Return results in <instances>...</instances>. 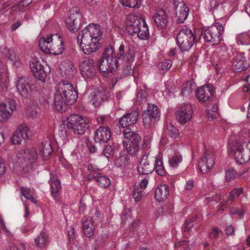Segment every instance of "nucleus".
I'll return each mask as SVG.
<instances>
[{"instance_id":"obj_38","label":"nucleus","mask_w":250,"mask_h":250,"mask_svg":"<svg viewBox=\"0 0 250 250\" xmlns=\"http://www.w3.org/2000/svg\"><path fill=\"white\" fill-rule=\"evenodd\" d=\"M47 235L44 232H42L34 240L35 245L38 247L42 249L47 244Z\"/></svg>"},{"instance_id":"obj_58","label":"nucleus","mask_w":250,"mask_h":250,"mask_svg":"<svg viewBox=\"0 0 250 250\" xmlns=\"http://www.w3.org/2000/svg\"><path fill=\"white\" fill-rule=\"evenodd\" d=\"M6 105H7V109L9 108V111L11 112V113L16 109V103L14 100H9Z\"/></svg>"},{"instance_id":"obj_42","label":"nucleus","mask_w":250,"mask_h":250,"mask_svg":"<svg viewBox=\"0 0 250 250\" xmlns=\"http://www.w3.org/2000/svg\"><path fill=\"white\" fill-rule=\"evenodd\" d=\"M140 150V146L137 144H127L126 150L127 153L132 156H136Z\"/></svg>"},{"instance_id":"obj_49","label":"nucleus","mask_w":250,"mask_h":250,"mask_svg":"<svg viewBox=\"0 0 250 250\" xmlns=\"http://www.w3.org/2000/svg\"><path fill=\"white\" fill-rule=\"evenodd\" d=\"M42 66L43 65H42L39 61L33 62L30 63V67L33 73L34 76L35 75L36 72H38V71L40 70Z\"/></svg>"},{"instance_id":"obj_48","label":"nucleus","mask_w":250,"mask_h":250,"mask_svg":"<svg viewBox=\"0 0 250 250\" xmlns=\"http://www.w3.org/2000/svg\"><path fill=\"white\" fill-rule=\"evenodd\" d=\"M197 216H195L191 217L190 218L187 220L185 223L184 231L189 232L190 229L194 226L193 223L197 220Z\"/></svg>"},{"instance_id":"obj_50","label":"nucleus","mask_w":250,"mask_h":250,"mask_svg":"<svg viewBox=\"0 0 250 250\" xmlns=\"http://www.w3.org/2000/svg\"><path fill=\"white\" fill-rule=\"evenodd\" d=\"M107 238V236L106 234L99 235L95 241V249H97L100 246L103 245Z\"/></svg>"},{"instance_id":"obj_62","label":"nucleus","mask_w":250,"mask_h":250,"mask_svg":"<svg viewBox=\"0 0 250 250\" xmlns=\"http://www.w3.org/2000/svg\"><path fill=\"white\" fill-rule=\"evenodd\" d=\"M219 230L218 229L216 228H214L212 229V232L209 234V237L211 239H215L216 238L219 234Z\"/></svg>"},{"instance_id":"obj_29","label":"nucleus","mask_w":250,"mask_h":250,"mask_svg":"<svg viewBox=\"0 0 250 250\" xmlns=\"http://www.w3.org/2000/svg\"><path fill=\"white\" fill-rule=\"evenodd\" d=\"M89 177V181L95 180L97 182L98 186L101 188H106L110 185V179L106 176H103L102 173H100L99 175L97 174H91Z\"/></svg>"},{"instance_id":"obj_43","label":"nucleus","mask_w":250,"mask_h":250,"mask_svg":"<svg viewBox=\"0 0 250 250\" xmlns=\"http://www.w3.org/2000/svg\"><path fill=\"white\" fill-rule=\"evenodd\" d=\"M62 66L64 67V71L66 75H67L69 77L73 76L74 65L72 63L69 62H64L63 64H62Z\"/></svg>"},{"instance_id":"obj_51","label":"nucleus","mask_w":250,"mask_h":250,"mask_svg":"<svg viewBox=\"0 0 250 250\" xmlns=\"http://www.w3.org/2000/svg\"><path fill=\"white\" fill-rule=\"evenodd\" d=\"M182 157L181 156H174L169 158V163L171 167H175L178 166L179 163L181 162Z\"/></svg>"},{"instance_id":"obj_13","label":"nucleus","mask_w":250,"mask_h":250,"mask_svg":"<svg viewBox=\"0 0 250 250\" xmlns=\"http://www.w3.org/2000/svg\"><path fill=\"white\" fill-rule=\"evenodd\" d=\"M192 113V108L190 104H184L175 113L178 121L183 125L190 120Z\"/></svg>"},{"instance_id":"obj_4","label":"nucleus","mask_w":250,"mask_h":250,"mask_svg":"<svg viewBox=\"0 0 250 250\" xmlns=\"http://www.w3.org/2000/svg\"><path fill=\"white\" fill-rule=\"evenodd\" d=\"M176 39L182 51H188L200 40L189 28L182 29L177 35Z\"/></svg>"},{"instance_id":"obj_12","label":"nucleus","mask_w":250,"mask_h":250,"mask_svg":"<svg viewBox=\"0 0 250 250\" xmlns=\"http://www.w3.org/2000/svg\"><path fill=\"white\" fill-rule=\"evenodd\" d=\"M142 20L138 16L134 14L128 15L125 22L127 32L131 35L136 34V31L141 26Z\"/></svg>"},{"instance_id":"obj_64","label":"nucleus","mask_w":250,"mask_h":250,"mask_svg":"<svg viewBox=\"0 0 250 250\" xmlns=\"http://www.w3.org/2000/svg\"><path fill=\"white\" fill-rule=\"evenodd\" d=\"M188 240H182L174 244V247L176 248L180 247L187 246L188 245Z\"/></svg>"},{"instance_id":"obj_9","label":"nucleus","mask_w":250,"mask_h":250,"mask_svg":"<svg viewBox=\"0 0 250 250\" xmlns=\"http://www.w3.org/2000/svg\"><path fill=\"white\" fill-rule=\"evenodd\" d=\"M160 111L154 104H148L147 109L142 113V118L144 125L149 128L153 125L159 118Z\"/></svg>"},{"instance_id":"obj_17","label":"nucleus","mask_w":250,"mask_h":250,"mask_svg":"<svg viewBox=\"0 0 250 250\" xmlns=\"http://www.w3.org/2000/svg\"><path fill=\"white\" fill-rule=\"evenodd\" d=\"M214 164V156L212 152L206 151L199 162L200 169L204 173H207Z\"/></svg>"},{"instance_id":"obj_54","label":"nucleus","mask_w":250,"mask_h":250,"mask_svg":"<svg viewBox=\"0 0 250 250\" xmlns=\"http://www.w3.org/2000/svg\"><path fill=\"white\" fill-rule=\"evenodd\" d=\"M243 189L242 188L232 190L229 196V199L233 200L236 197H238L242 193Z\"/></svg>"},{"instance_id":"obj_45","label":"nucleus","mask_w":250,"mask_h":250,"mask_svg":"<svg viewBox=\"0 0 250 250\" xmlns=\"http://www.w3.org/2000/svg\"><path fill=\"white\" fill-rule=\"evenodd\" d=\"M114 153L113 147L110 145H106L104 146L102 152V154L107 159L112 157Z\"/></svg>"},{"instance_id":"obj_16","label":"nucleus","mask_w":250,"mask_h":250,"mask_svg":"<svg viewBox=\"0 0 250 250\" xmlns=\"http://www.w3.org/2000/svg\"><path fill=\"white\" fill-rule=\"evenodd\" d=\"M29 136V129L23 125L18 126L12 138V143L14 145H21L27 139Z\"/></svg>"},{"instance_id":"obj_20","label":"nucleus","mask_w":250,"mask_h":250,"mask_svg":"<svg viewBox=\"0 0 250 250\" xmlns=\"http://www.w3.org/2000/svg\"><path fill=\"white\" fill-rule=\"evenodd\" d=\"M37 157V153L34 148L21 150L18 155L19 163L22 165L29 161L30 163H33Z\"/></svg>"},{"instance_id":"obj_19","label":"nucleus","mask_w":250,"mask_h":250,"mask_svg":"<svg viewBox=\"0 0 250 250\" xmlns=\"http://www.w3.org/2000/svg\"><path fill=\"white\" fill-rule=\"evenodd\" d=\"M176 21L177 22L183 23L187 18L189 11V8L183 2L174 1Z\"/></svg>"},{"instance_id":"obj_35","label":"nucleus","mask_w":250,"mask_h":250,"mask_svg":"<svg viewBox=\"0 0 250 250\" xmlns=\"http://www.w3.org/2000/svg\"><path fill=\"white\" fill-rule=\"evenodd\" d=\"M142 24L136 31V34L138 37L142 40H146L149 37L148 26H147L144 19L142 20Z\"/></svg>"},{"instance_id":"obj_21","label":"nucleus","mask_w":250,"mask_h":250,"mask_svg":"<svg viewBox=\"0 0 250 250\" xmlns=\"http://www.w3.org/2000/svg\"><path fill=\"white\" fill-rule=\"evenodd\" d=\"M111 137V131L108 127L101 126L95 132L94 140L96 142L105 143Z\"/></svg>"},{"instance_id":"obj_26","label":"nucleus","mask_w":250,"mask_h":250,"mask_svg":"<svg viewBox=\"0 0 250 250\" xmlns=\"http://www.w3.org/2000/svg\"><path fill=\"white\" fill-rule=\"evenodd\" d=\"M50 72V69L47 66H42V68L38 72H36L35 75L33 78V80L36 79V83H38L39 84L41 83L42 85L41 86H43V83L47 81L49 79L48 75Z\"/></svg>"},{"instance_id":"obj_11","label":"nucleus","mask_w":250,"mask_h":250,"mask_svg":"<svg viewBox=\"0 0 250 250\" xmlns=\"http://www.w3.org/2000/svg\"><path fill=\"white\" fill-rule=\"evenodd\" d=\"M236 161L243 164L250 160V143L239 145L233 149Z\"/></svg>"},{"instance_id":"obj_36","label":"nucleus","mask_w":250,"mask_h":250,"mask_svg":"<svg viewBox=\"0 0 250 250\" xmlns=\"http://www.w3.org/2000/svg\"><path fill=\"white\" fill-rule=\"evenodd\" d=\"M11 112L7 109L6 104H0V122L5 123L10 118Z\"/></svg>"},{"instance_id":"obj_18","label":"nucleus","mask_w":250,"mask_h":250,"mask_svg":"<svg viewBox=\"0 0 250 250\" xmlns=\"http://www.w3.org/2000/svg\"><path fill=\"white\" fill-rule=\"evenodd\" d=\"M137 169L139 174L147 175L152 173L155 168L153 167V165L150 163L148 156L144 154L142 156L141 160L139 161Z\"/></svg>"},{"instance_id":"obj_24","label":"nucleus","mask_w":250,"mask_h":250,"mask_svg":"<svg viewBox=\"0 0 250 250\" xmlns=\"http://www.w3.org/2000/svg\"><path fill=\"white\" fill-rule=\"evenodd\" d=\"M53 41L51 42L50 47V53L53 55H59L61 54L64 48L63 47L62 41L60 36L58 34L52 35Z\"/></svg>"},{"instance_id":"obj_15","label":"nucleus","mask_w":250,"mask_h":250,"mask_svg":"<svg viewBox=\"0 0 250 250\" xmlns=\"http://www.w3.org/2000/svg\"><path fill=\"white\" fill-rule=\"evenodd\" d=\"M196 97L199 101L202 103L209 102L210 101L214 102L215 97L213 96L211 86L207 85L199 88L196 92Z\"/></svg>"},{"instance_id":"obj_31","label":"nucleus","mask_w":250,"mask_h":250,"mask_svg":"<svg viewBox=\"0 0 250 250\" xmlns=\"http://www.w3.org/2000/svg\"><path fill=\"white\" fill-rule=\"evenodd\" d=\"M53 41L52 35L47 37H42L39 40V45L40 49L45 53H50L51 42Z\"/></svg>"},{"instance_id":"obj_33","label":"nucleus","mask_w":250,"mask_h":250,"mask_svg":"<svg viewBox=\"0 0 250 250\" xmlns=\"http://www.w3.org/2000/svg\"><path fill=\"white\" fill-rule=\"evenodd\" d=\"M83 230L84 235L88 238L91 237L94 234L93 221L90 220H83Z\"/></svg>"},{"instance_id":"obj_3","label":"nucleus","mask_w":250,"mask_h":250,"mask_svg":"<svg viewBox=\"0 0 250 250\" xmlns=\"http://www.w3.org/2000/svg\"><path fill=\"white\" fill-rule=\"evenodd\" d=\"M117 59V54H114L112 46H108L105 48L98 63L99 70L103 76L107 77L109 73L115 71L119 65Z\"/></svg>"},{"instance_id":"obj_46","label":"nucleus","mask_w":250,"mask_h":250,"mask_svg":"<svg viewBox=\"0 0 250 250\" xmlns=\"http://www.w3.org/2000/svg\"><path fill=\"white\" fill-rule=\"evenodd\" d=\"M171 66L172 62L170 60H164L158 65L160 71L162 70L164 71H167ZM160 73H162V72L160 71Z\"/></svg>"},{"instance_id":"obj_14","label":"nucleus","mask_w":250,"mask_h":250,"mask_svg":"<svg viewBox=\"0 0 250 250\" xmlns=\"http://www.w3.org/2000/svg\"><path fill=\"white\" fill-rule=\"evenodd\" d=\"M81 73L84 78H92L95 76L96 68L92 59L83 61L80 65Z\"/></svg>"},{"instance_id":"obj_44","label":"nucleus","mask_w":250,"mask_h":250,"mask_svg":"<svg viewBox=\"0 0 250 250\" xmlns=\"http://www.w3.org/2000/svg\"><path fill=\"white\" fill-rule=\"evenodd\" d=\"M167 133L171 138L175 139L178 137L179 131L173 125L171 124L167 125Z\"/></svg>"},{"instance_id":"obj_32","label":"nucleus","mask_w":250,"mask_h":250,"mask_svg":"<svg viewBox=\"0 0 250 250\" xmlns=\"http://www.w3.org/2000/svg\"><path fill=\"white\" fill-rule=\"evenodd\" d=\"M214 101H210V104L208 105V113L207 116L208 119H210L211 120H214V119L217 118V116L218 115V105L216 104V99L214 98Z\"/></svg>"},{"instance_id":"obj_7","label":"nucleus","mask_w":250,"mask_h":250,"mask_svg":"<svg viewBox=\"0 0 250 250\" xmlns=\"http://www.w3.org/2000/svg\"><path fill=\"white\" fill-rule=\"evenodd\" d=\"M66 127L74 133L82 135L88 129L89 125L82 116L73 114L67 119Z\"/></svg>"},{"instance_id":"obj_47","label":"nucleus","mask_w":250,"mask_h":250,"mask_svg":"<svg viewBox=\"0 0 250 250\" xmlns=\"http://www.w3.org/2000/svg\"><path fill=\"white\" fill-rule=\"evenodd\" d=\"M126 139L128 140V144H135L139 145L141 140L140 136L135 132L132 135H131L130 137H127Z\"/></svg>"},{"instance_id":"obj_53","label":"nucleus","mask_w":250,"mask_h":250,"mask_svg":"<svg viewBox=\"0 0 250 250\" xmlns=\"http://www.w3.org/2000/svg\"><path fill=\"white\" fill-rule=\"evenodd\" d=\"M144 194V191L139 188H134L132 196L136 202L140 201Z\"/></svg>"},{"instance_id":"obj_1","label":"nucleus","mask_w":250,"mask_h":250,"mask_svg":"<svg viewBox=\"0 0 250 250\" xmlns=\"http://www.w3.org/2000/svg\"><path fill=\"white\" fill-rule=\"evenodd\" d=\"M99 27L94 24H90L79 33L78 42L79 43L80 41V46L84 54H90L101 47L100 41L103 34Z\"/></svg>"},{"instance_id":"obj_57","label":"nucleus","mask_w":250,"mask_h":250,"mask_svg":"<svg viewBox=\"0 0 250 250\" xmlns=\"http://www.w3.org/2000/svg\"><path fill=\"white\" fill-rule=\"evenodd\" d=\"M30 189L24 187L21 188V194L27 199H29L32 195L30 193Z\"/></svg>"},{"instance_id":"obj_37","label":"nucleus","mask_w":250,"mask_h":250,"mask_svg":"<svg viewBox=\"0 0 250 250\" xmlns=\"http://www.w3.org/2000/svg\"><path fill=\"white\" fill-rule=\"evenodd\" d=\"M195 84L190 81H188L182 85V91L180 95L183 96H188L195 88Z\"/></svg>"},{"instance_id":"obj_56","label":"nucleus","mask_w":250,"mask_h":250,"mask_svg":"<svg viewBox=\"0 0 250 250\" xmlns=\"http://www.w3.org/2000/svg\"><path fill=\"white\" fill-rule=\"evenodd\" d=\"M88 170H89L90 173L87 175V180L89 181V178H90V175H96L97 174L99 175L101 173L99 172L100 169L98 168L95 166H93L92 164L89 165L87 167Z\"/></svg>"},{"instance_id":"obj_59","label":"nucleus","mask_w":250,"mask_h":250,"mask_svg":"<svg viewBox=\"0 0 250 250\" xmlns=\"http://www.w3.org/2000/svg\"><path fill=\"white\" fill-rule=\"evenodd\" d=\"M146 92L143 90L139 91L137 94V101L140 102L146 101Z\"/></svg>"},{"instance_id":"obj_39","label":"nucleus","mask_w":250,"mask_h":250,"mask_svg":"<svg viewBox=\"0 0 250 250\" xmlns=\"http://www.w3.org/2000/svg\"><path fill=\"white\" fill-rule=\"evenodd\" d=\"M153 167L155 168L154 170L159 175L164 176L166 175V171L164 168L162 160L161 158H156Z\"/></svg>"},{"instance_id":"obj_2","label":"nucleus","mask_w":250,"mask_h":250,"mask_svg":"<svg viewBox=\"0 0 250 250\" xmlns=\"http://www.w3.org/2000/svg\"><path fill=\"white\" fill-rule=\"evenodd\" d=\"M77 98L78 94L73 85L66 81H62L58 84L55 93V108L59 112H63L67 109V105L74 104Z\"/></svg>"},{"instance_id":"obj_63","label":"nucleus","mask_w":250,"mask_h":250,"mask_svg":"<svg viewBox=\"0 0 250 250\" xmlns=\"http://www.w3.org/2000/svg\"><path fill=\"white\" fill-rule=\"evenodd\" d=\"M225 231L227 235H232L234 232V228L232 226L229 225L226 228Z\"/></svg>"},{"instance_id":"obj_34","label":"nucleus","mask_w":250,"mask_h":250,"mask_svg":"<svg viewBox=\"0 0 250 250\" xmlns=\"http://www.w3.org/2000/svg\"><path fill=\"white\" fill-rule=\"evenodd\" d=\"M51 186V192L55 196L61 188V182L58 180L56 175L51 174L50 180Z\"/></svg>"},{"instance_id":"obj_30","label":"nucleus","mask_w":250,"mask_h":250,"mask_svg":"<svg viewBox=\"0 0 250 250\" xmlns=\"http://www.w3.org/2000/svg\"><path fill=\"white\" fill-rule=\"evenodd\" d=\"M39 154L42 156L43 160H48L53 151L51 145L50 143H42L40 146Z\"/></svg>"},{"instance_id":"obj_6","label":"nucleus","mask_w":250,"mask_h":250,"mask_svg":"<svg viewBox=\"0 0 250 250\" xmlns=\"http://www.w3.org/2000/svg\"><path fill=\"white\" fill-rule=\"evenodd\" d=\"M224 32V27L222 24L217 22L206 29L200 34L199 39L203 35L204 41L207 42L218 44L222 40V35Z\"/></svg>"},{"instance_id":"obj_52","label":"nucleus","mask_w":250,"mask_h":250,"mask_svg":"<svg viewBox=\"0 0 250 250\" xmlns=\"http://www.w3.org/2000/svg\"><path fill=\"white\" fill-rule=\"evenodd\" d=\"M237 175L236 172L232 167H229L226 171V180L229 181L234 179Z\"/></svg>"},{"instance_id":"obj_28","label":"nucleus","mask_w":250,"mask_h":250,"mask_svg":"<svg viewBox=\"0 0 250 250\" xmlns=\"http://www.w3.org/2000/svg\"><path fill=\"white\" fill-rule=\"evenodd\" d=\"M156 25L160 29L166 27L167 23V16L163 10L156 13L153 17Z\"/></svg>"},{"instance_id":"obj_25","label":"nucleus","mask_w":250,"mask_h":250,"mask_svg":"<svg viewBox=\"0 0 250 250\" xmlns=\"http://www.w3.org/2000/svg\"><path fill=\"white\" fill-rule=\"evenodd\" d=\"M106 99L105 91L102 87H101L95 89L93 91L91 102L95 107H97Z\"/></svg>"},{"instance_id":"obj_27","label":"nucleus","mask_w":250,"mask_h":250,"mask_svg":"<svg viewBox=\"0 0 250 250\" xmlns=\"http://www.w3.org/2000/svg\"><path fill=\"white\" fill-rule=\"evenodd\" d=\"M169 194V187L166 184L160 185L155 191V198L158 202L165 201Z\"/></svg>"},{"instance_id":"obj_8","label":"nucleus","mask_w":250,"mask_h":250,"mask_svg":"<svg viewBox=\"0 0 250 250\" xmlns=\"http://www.w3.org/2000/svg\"><path fill=\"white\" fill-rule=\"evenodd\" d=\"M33 80L32 76H21L16 81V88L19 93L23 97L27 98L32 94Z\"/></svg>"},{"instance_id":"obj_23","label":"nucleus","mask_w":250,"mask_h":250,"mask_svg":"<svg viewBox=\"0 0 250 250\" xmlns=\"http://www.w3.org/2000/svg\"><path fill=\"white\" fill-rule=\"evenodd\" d=\"M139 112L135 110L125 114L119 120V124L123 127H126L135 124L138 120Z\"/></svg>"},{"instance_id":"obj_10","label":"nucleus","mask_w":250,"mask_h":250,"mask_svg":"<svg viewBox=\"0 0 250 250\" xmlns=\"http://www.w3.org/2000/svg\"><path fill=\"white\" fill-rule=\"evenodd\" d=\"M82 15L76 9L70 10L68 16L65 20L67 29L71 32H75L80 28Z\"/></svg>"},{"instance_id":"obj_5","label":"nucleus","mask_w":250,"mask_h":250,"mask_svg":"<svg viewBox=\"0 0 250 250\" xmlns=\"http://www.w3.org/2000/svg\"><path fill=\"white\" fill-rule=\"evenodd\" d=\"M134 56L135 53L133 48L129 47L125 50L124 45H120L119 52L117 53V58L124 62L125 64L123 65V75L127 76L132 73L131 63L134 61Z\"/></svg>"},{"instance_id":"obj_55","label":"nucleus","mask_w":250,"mask_h":250,"mask_svg":"<svg viewBox=\"0 0 250 250\" xmlns=\"http://www.w3.org/2000/svg\"><path fill=\"white\" fill-rule=\"evenodd\" d=\"M3 52L5 53L6 57L11 61L15 62L16 57L14 51L10 49L4 48L3 50Z\"/></svg>"},{"instance_id":"obj_60","label":"nucleus","mask_w":250,"mask_h":250,"mask_svg":"<svg viewBox=\"0 0 250 250\" xmlns=\"http://www.w3.org/2000/svg\"><path fill=\"white\" fill-rule=\"evenodd\" d=\"M5 161L0 158V177L5 173Z\"/></svg>"},{"instance_id":"obj_22","label":"nucleus","mask_w":250,"mask_h":250,"mask_svg":"<svg viewBox=\"0 0 250 250\" xmlns=\"http://www.w3.org/2000/svg\"><path fill=\"white\" fill-rule=\"evenodd\" d=\"M250 66L245 57L241 54L237 53L233 58L232 69L236 72H241Z\"/></svg>"},{"instance_id":"obj_41","label":"nucleus","mask_w":250,"mask_h":250,"mask_svg":"<svg viewBox=\"0 0 250 250\" xmlns=\"http://www.w3.org/2000/svg\"><path fill=\"white\" fill-rule=\"evenodd\" d=\"M141 2V0H121V3L123 6L133 8H139Z\"/></svg>"},{"instance_id":"obj_61","label":"nucleus","mask_w":250,"mask_h":250,"mask_svg":"<svg viewBox=\"0 0 250 250\" xmlns=\"http://www.w3.org/2000/svg\"><path fill=\"white\" fill-rule=\"evenodd\" d=\"M68 236L69 241L73 240L75 237L74 229L72 227H71L70 229L68 230Z\"/></svg>"},{"instance_id":"obj_40","label":"nucleus","mask_w":250,"mask_h":250,"mask_svg":"<svg viewBox=\"0 0 250 250\" xmlns=\"http://www.w3.org/2000/svg\"><path fill=\"white\" fill-rule=\"evenodd\" d=\"M129 158L127 155L120 156L115 161V165L117 167H125L129 165Z\"/></svg>"}]
</instances>
